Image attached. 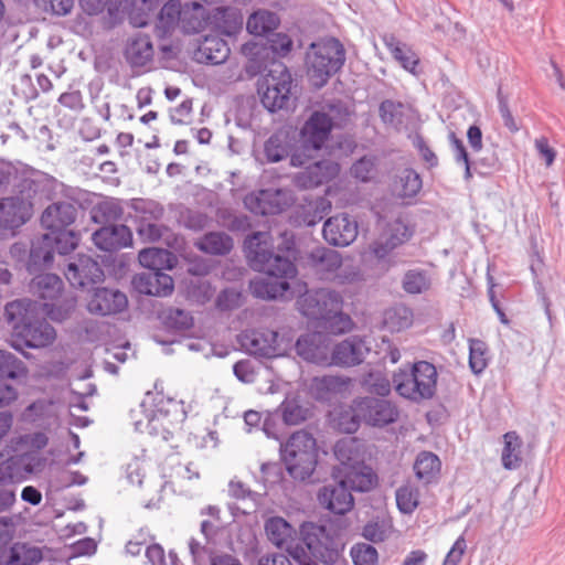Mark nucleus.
<instances>
[{
    "instance_id": "f257e3e1",
    "label": "nucleus",
    "mask_w": 565,
    "mask_h": 565,
    "mask_svg": "<svg viewBox=\"0 0 565 565\" xmlns=\"http://www.w3.org/2000/svg\"><path fill=\"white\" fill-rule=\"evenodd\" d=\"M244 249L249 266L266 275L250 280L252 294L259 299L282 297L289 290L288 280L296 277L297 268L289 257L274 253L270 233L255 232L247 236Z\"/></svg>"
},
{
    "instance_id": "f03ea898",
    "label": "nucleus",
    "mask_w": 565,
    "mask_h": 565,
    "mask_svg": "<svg viewBox=\"0 0 565 565\" xmlns=\"http://www.w3.org/2000/svg\"><path fill=\"white\" fill-rule=\"evenodd\" d=\"M39 306L24 298L11 301L4 308V317L12 328L11 347L25 358H29L25 348H46L56 338L54 328L39 313Z\"/></svg>"
},
{
    "instance_id": "7ed1b4c3",
    "label": "nucleus",
    "mask_w": 565,
    "mask_h": 565,
    "mask_svg": "<svg viewBox=\"0 0 565 565\" xmlns=\"http://www.w3.org/2000/svg\"><path fill=\"white\" fill-rule=\"evenodd\" d=\"M437 380L436 366L422 360L414 362L408 369H399L395 372L392 383L401 397L419 404L435 396Z\"/></svg>"
},
{
    "instance_id": "20e7f679",
    "label": "nucleus",
    "mask_w": 565,
    "mask_h": 565,
    "mask_svg": "<svg viewBox=\"0 0 565 565\" xmlns=\"http://www.w3.org/2000/svg\"><path fill=\"white\" fill-rule=\"evenodd\" d=\"M345 51L335 38L312 43L306 55L307 73L317 88H321L328 79L343 66Z\"/></svg>"
},
{
    "instance_id": "39448f33",
    "label": "nucleus",
    "mask_w": 565,
    "mask_h": 565,
    "mask_svg": "<svg viewBox=\"0 0 565 565\" xmlns=\"http://www.w3.org/2000/svg\"><path fill=\"white\" fill-rule=\"evenodd\" d=\"M301 307L303 316L308 318L324 321L335 320L338 327H332V329L337 332H345L351 328L350 316L342 311L343 297L335 290L320 288L307 291L303 295Z\"/></svg>"
},
{
    "instance_id": "423d86ee",
    "label": "nucleus",
    "mask_w": 565,
    "mask_h": 565,
    "mask_svg": "<svg viewBox=\"0 0 565 565\" xmlns=\"http://www.w3.org/2000/svg\"><path fill=\"white\" fill-rule=\"evenodd\" d=\"M281 459L288 473L296 480L310 478L317 466L316 439L303 430L294 433L280 445Z\"/></svg>"
},
{
    "instance_id": "0eeeda50",
    "label": "nucleus",
    "mask_w": 565,
    "mask_h": 565,
    "mask_svg": "<svg viewBox=\"0 0 565 565\" xmlns=\"http://www.w3.org/2000/svg\"><path fill=\"white\" fill-rule=\"evenodd\" d=\"M29 291L43 300L42 310L55 321L65 320L75 306V299H62L64 291L63 280L55 274H40L29 284Z\"/></svg>"
},
{
    "instance_id": "6e6552de",
    "label": "nucleus",
    "mask_w": 565,
    "mask_h": 565,
    "mask_svg": "<svg viewBox=\"0 0 565 565\" xmlns=\"http://www.w3.org/2000/svg\"><path fill=\"white\" fill-rule=\"evenodd\" d=\"M14 188L18 192L14 198L29 201L32 211L35 204L44 200L57 199L58 195L73 199L75 194V190L72 186L39 171L19 178Z\"/></svg>"
},
{
    "instance_id": "1a4fd4ad",
    "label": "nucleus",
    "mask_w": 565,
    "mask_h": 565,
    "mask_svg": "<svg viewBox=\"0 0 565 565\" xmlns=\"http://www.w3.org/2000/svg\"><path fill=\"white\" fill-rule=\"evenodd\" d=\"M301 542L317 561L327 565L338 562L343 550V543L331 527L305 522L300 526Z\"/></svg>"
},
{
    "instance_id": "9d476101",
    "label": "nucleus",
    "mask_w": 565,
    "mask_h": 565,
    "mask_svg": "<svg viewBox=\"0 0 565 565\" xmlns=\"http://www.w3.org/2000/svg\"><path fill=\"white\" fill-rule=\"evenodd\" d=\"M307 266L319 279L338 285L351 284L360 278V271L342 265L341 255L327 247L313 248L307 256Z\"/></svg>"
},
{
    "instance_id": "9b49d317",
    "label": "nucleus",
    "mask_w": 565,
    "mask_h": 565,
    "mask_svg": "<svg viewBox=\"0 0 565 565\" xmlns=\"http://www.w3.org/2000/svg\"><path fill=\"white\" fill-rule=\"evenodd\" d=\"M291 87L292 77L287 66L273 63L258 89L262 104L271 113L288 107Z\"/></svg>"
},
{
    "instance_id": "f8f14e48",
    "label": "nucleus",
    "mask_w": 565,
    "mask_h": 565,
    "mask_svg": "<svg viewBox=\"0 0 565 565\" xmlns=\"http://www.w3.org/2000/svg\"><path fill=\"white\" fill-rule=\"evenodd\" d=\"M74 198L58 195L51 200L41 215V224L50 231L64 230L75 223L81 209V191L76 188Z\"/></svg>"
},
{
    "instance_id": "ddd939ff",
    "label": "nucleus",
    "mask_w": 565,
    "mask_h": 565,
    "mask_svg": "<svg viewBox=\"0 0 565 565\" xmlns=\"http://www.w3.org/2000/svg\"><path fill=\"white\" fill-rule=\"evenodd\" d=\"M414 234V225L398 216L385 224L379 237L371 244V252L379 259H383L394 249L411 241Z\"/></svg>"
},
{
    "instance_id": "4468645a",
    "label": "nucleus",
    "mask_w": 565,
    "mask_h": 565,
    "mask_svg": "<svg viewBox=\"0 0 565 565\" xmlns=\"http://www.w3.org/2000/svg\"><path fill=\"white\" fill-rule=\"evenodd\" d=\"M356 411L363 423L372 427H385L398 419L397 406L386 399L373 396L356 397Z\"/></svg>"
},
{
    "instance_id": "2eb2a0df",
    "label": "nucleus",
    "mask_w": 565,
    "mask_h": 565,
    "mask_svg": "<svg viewBox=\"0 0 565 565\" xmlns=\"http://www.w3.org/2000/svg\"><path fill=\"white\" fill-rule=\"evenodd\" d=\"M64 275L71 286L87 288L104 280V270L99 263L87 255H77L68 260Z\"/></svg>"
},
{
    "instance_id": "dca6fc26",
    "label": "nucleus",
    "mask_w": 565,
    "mask_h": 565,
    "mask_svg": "<svg viewBox=\"0 0 565 565\" xmlns=\"http://www.w3.org/2000/svg\"><path fill=\"white\" fill-rule=\"evenodd\" d=\"M333 118L324 110H315L300 129V142L306 150H320L329 139Z\"/></svg>"
},
{
    "instance_id": "f3484780",
    "label": "nucleus",
    "mask_w": 565,
    "mask_h": 565,
    "mask_svg": "<svg viewBox=\"0 0 565 565\" xmlns=\"http://www.w3.org/2000/svg\"><path fill=\"white\" fill-rule=\"evenodd\" d=\"M127 307L128 299L122 291L106 287L94 288L86 305L89 313L102 317L120 313Z\"/></svg>"
},
{
    "instance_id": "a211bd4d",
    "label": "nucleus",
    "mask_w": 565,
    "mask_h": 565,
    "mask_svg": "<svg viewBox=\"0 0 565 565\" xmlns=\"http://www.w3.org/2000/svg\"><path fill=\"white\" fill-rule=\"evenodd\" d=\"M245 207L257 215H276L289 205L287 193L281 189H263L244 198Z\"/></svg>"
},
{
    "instance_id": "6ab92c4d",
    "label": "nucleus",
    "mask_w": 565,
    "mask_h": 565,
    "mask_svg": "<svg viewBox=\"0 0 565 565\" xmlns=\"http://www.w3.org/2000/svg\"><path fill=\"white\" fill-rule=\"evenodd\" d=\"M339 172V163L332 160H321L297 172L292 182L300 190L315 189L335 179Z\"/></svg>"
},
{
    "instance_id": "aec40b11",
    "label": "nucleus",
    "mask_w": 565,
    "mask_h": 565,
    "mask_svg": "<svg viewBox=\"0 0 565 565\" xmlns=\"http://www.w3.org/2000/svg\"><path fill=\"white\" fill-rule=\"evenodd\" d=\"M31 203L21 198H3L0 200V237L13 232L32 216Z\"/></svg>"
},
{
    "instance_id": "412c9836",
    "label": "nucleus",
    "mask_w": 565,
    "mask_h": 565,
    "mask_svg": "<svg viewBox=\"0 0 565 565\" xmlns=\"http://www.w3.org/2000/svg\"><path fill=\"white\" fill-rule=\"evenodd\" d=\"M322 234L330 245L345 247L355 241L358 223L348 214H339L324 222Z\"/></svg>"
},
{
    "instance_id": "4be33fe9",
    "label": "nucleus",
    "mask_w": 565,
    "mask_h": 565,
    "mask_svg": "<svg viewBox=\"0 0 565 565\" xmlns=\"http://www.w3.org/2000/svg\"><path fill=\"white\" fill-rule=\"evenodd\" d=\"M242 347L252 355L262 358L276 356L278 332L270 329L247 330L239 338Z\"/></svg>"
},
{
    "instance_id": "5701e85b",
    "label": "nucleus",
    "mask_w": 565,
    "mask_h": 565,
    "mask_svg": "<svg viewBox=\"0 0 565 565\" xmlns=\"http://www.w3.org/2000/svg\"><path fill=\"white\" fill-rule=\"evenodd\" d=\"M95 246L104 252H117L132 244V232L124 224L102 226L92 235Z\"/></svg>"
},
{
    "instance_id": "b1692460",
    "label": "nucleus",
    "mask_w": 565,
    "mask_h": 565,
    "mask_svg": "<svg viewBox=\"0 0 565 565\" xmlns=\"http://www.w3.org/2000/svg\"><path fill=\"white\" fill-rule=\"evenodd\" d=\"M321 507L330 512L343 515L354 505V499L344 482H334L324 486L318 493Z\"/></svg>"
},
{
    "instance_id": "393cba45",
    "label": "nucleus",
    "mask_w": 565,
    "mask_h": 565,
    "mask_svg": "<svg viewBox=\"0 0 565 565\" xmlns=\"http://www.w3.org/2000/svg\"><path fill=\"white\" fill-rule=\"evenodd\" d=\"M135 288L149 296L167 297L173 291V279L163 270L145 271L136 275L132 279Z\"/></svg>"
},
{
    "instance_id": "a878e982",
    "label": "nucleus",
    "mask_w": 565,
    "mask_h": 565,
    "mask_svg": "<svg viewBox=\"0 0 565 565\" xmlns=\"http://www.w3.org/2000/svg\"><path fill=\"white\" fill-rule=\"evenodd\" d=\"M369 351L364 340L359 337H350L334 345L331 351V363L340 366L358 365Z\"/></svg>"
},
{
    "instance_id": "bb28decb",
    "label": "nucleus",
    "mask_w": 565,
    "mask_h": 565,
    "mask_svg": "<svg viewBox=\"0 0 565 565\" xmlns=\"http://www.w3.org/2000/svg\"><path fill=\"white\" fill-rule=\"evenodd\" d=\"M327 337L319 332L302 334L296 342V352L303 360L316 364H328Z\"/></svg>"
},
{
    "instance_id": "cd10ccee",
    "label": "nucleus",
    "mask_w": 565,
    "mask_h": 565,
    "mask_svg": "<svg viewBox=\"0 0 565 565\" xmlns=\"http://www.w3.org/2000/svg\"><path fill=\"white\" fill-rule=\"evenodd\" d=\"M243 14L235 7H218L210 13V25L218 34L235 36L243 30Z\"/></svg>"
},
{
    "instance_id": "c85d7f7f",
    "label": "nucleus",
    "mask_w": 565,
    "mask_h": 565,
    "mask_svg": "<svg viewBox=\"0 0 565 565\" xmlns=\"http://www.w3.org/2000/svg\"><path fill=\"white\" fill-rule=\"evenodd\" d=\"M154 51L152 42L147 34H137L131 38L125 50V57L131 67H142L152 61Z\"/></svg>"
},
{
    "instance_id": "c756f323",
    "label": "nucleus",
    "mask_w": 565,
    "mask_h": 565,
    "mask_svg": "<svg viewBox=\"0 0 565 565\" xmlns=\"http://www.w3.org/2000/svg\"><path fill=\"white\" fill-rule=\"evenodd\" d=\"M341 473L343 478L339 481L344 482L349 491L366 492L376 483V476L363 462L348 469H342Z\"/></svg>"
},
{
    "instance_id": "7c9ffc66",
    "label": "nucleus",
    "mask_w": 565,
    "mask_h": 565,
    "mask_svg": "<svg viewBox=\"0 0 565 565\" xmlns=\"http://www.w3.org/2000/svg\"><path fill=\"white\" fill-rule=\"evenodd\" d=\"M139 263L147 271L172 269L177 258L174 254L164 248L149 247L139 252Z\"/></svg>"
},
{
    "instance_id": "2f4dec72",
    "label": "nucleus",
    "mask_w": 565,
    "mask_h": 565,
    "mask_svg": "<svg viewBox=\"0 0 565 565\" xmlns=\"http://www.w3.org/2000/svg\"><path fill=\"white\" fill-rule=\"evenodd\" d=\"M129 207L131 209L130 218L134 224L161 221L164 215V207L161 203L150 199H132Z\"/></svg>"
},
{
    "instance_id": "473e14b6",
    "label": "nucleus",
    "mask_w": 565,
    "mask_h": 565,
    "mask_svg": "<svg viewBox=\"0 0 565 565\" xmlns=\"http://www.w3.org/2000/svg\"><path fill=\"white\" fill-rule=\"evenodd\" d=\"M230 53L227 42L217 35L206 34L199 46L200 58L214 65L224 63Z\"/></svg>"
},
{
    "instance_id": "72a5a7b5",
    "label": "nucleus",
    "mask_w": 565,
    "mask_h": 565,
    "mask_svg": "<svg viewBox=\"0 0 565 565\" xmlns=\"http://www.w3.org/2000/svg\"><path fill=\"white\" fill-rule=\"evenodd\" d=\"M54 248L51 245L50 237L42 235L32 242L26 268L30 273H34L42 267H49L53 263Z\"/></svg>"
},
{
    "instance_id": "f704fd0d",
    "label": "nucleus",
    "mask_w": 565,
    "mask_h": 565,
    "mask_svg": "<svg viewBox=\"0 0 565 565\" xmlns=\"http://www.w3.org/2000/svg\"><path fill=\"white\" fill-rule=\"evenodd\" d=\"M439 457L431 451H420L414 462L413 469L416 478L424 484L435 481L440 472Z\"/></svg>"
},
{
    "instance_id": "c9c22d12",
    "label": "nucleus",
    "mask_w": 565,
    "mask_h": 565,
    "mask_svg": "<svg viewBox=\"0 0 565 565\" xmlns=\"http://www.w3.org/2000/svg\"><path fill=\"white\" fill-rule=\"evenodd\" d=\"M423 188V180L412 168L399 171L394 181V192L402 200L414 199Z\"/></svg>"
},
{
    "instance_id": "e433bc0d",
    "label": "nucleus",
    "mask_w": 565,
    "mask_h": 565,
    "mask_svg": "<svg viewBox=\"0 0 565 565\" xmlns=\"http://www.w3.org/2000/svg\"><path fill=\"white\" fill-rule=\"evenodd\" d=\"M242 54L247 57L245 71L249 76H257L267 70L268 49L257 42H247L242 46Z\"/></svg>"
},
{
    "instance_id": "4c0bfd02",
    "label": "nucleus",
    "mask_w": 565,
    "mask_h": 565,
    "mask_svg": "<svg viewBox=\"0 0 565 565\" xmlns=\"http://www.w3.org/2000/svg\"><path fill=\"white\" fill-rule=\"evenodd\" d=\"M195 247L210 255H227L233 248V238L224 232H209L196 243Z\"/></svg>"
},
{
    "instance_id": "58836bf2",
    "label": "nucleus",
    "mask_w": 565,
    "mask_h": 565,
    "mask_svg": "<svg viewBox=\"0 0 565 565\" xmlns=\"http://www.w3.org/2000/svg\"><path fill=\"white\" fill-rule=\"evenodd\" d=\"M279 17L268 10H258L249 15L246 22L247 31L256 36H268L279 25Z\"/></svg>"
},
{
    "instance_id": "ea45409f",
    "label": "nucleus",
    "mask_w": 565,
    "mask_h": 565,
    "mask_svg": "<svg viewBox=\"0 0 565 565\" xmlns=\"http://www.w3.org/2000/svg\"><path fill=\"white\" fill-rule=\"evenodd\" d=\"M183 8H181V3L177 0H169L161 8L160 13L158 15V21L156 24V31L158 36L164 38L170 34L177 24L181 22Z\"/></svg>"
},
{
    "instance_id": "a19ab883",
    "label": "nucleus",
    "mask_w": 565,
    "mask_h": 565,
    "mask_svg": "<svg viewBox=\"0 0 565 565\" xmlns=\"http://www.w3.org/2000/svg\"><path fill=\"white\" fill-rule=\"evenodd\" d=\"M383 42L392 56L403 66V68L415 74V68L419 60L413 50L392 34L383 36Z\"/></svg>"
},
{
    "instance_id": "79ce46f5",
    "label": "nucleus",
    "mask_w": 565,
    "mask_h": 565,
    "mask_svg": "<svg viewBox=\"0 0 565 565\" xmlns=\"http://www.w3.org/2000/svg\"><path fill=\"white\" fill-rule=\"evenodd\" d=\"M181 28L184 33L194 34L203 31L210 25V13L203 6L194 3L192 7L183 8Z\"/></svg>"
},
{
    "instance_id": "37998d69",
    "label": "nucleus",
    "mask_w": 565,
    "mask_h": 565,
    "mask_svg": "<svg viewBox=\"0 0 565 565\" xmlns=\"http://www.w3.org/2000/svg\"><path fill=\"white\" fill-rule=\"evenodd\" d=\"M504 447L502 450V465L508 470L518 469L521 466L522 439L516 431H508L503 435Z\"/></svg>"
},
{
    "instance_id": "c03bdc74",
    "label": "nucleus",
    "mask_w": 565,
    "mask_h": 565,
    "mask_svg": "<svg viewBox=\"0 0 565 565\" xmlns=\"http://www.w3.org/2000/svg\"><path fill=\"white\" fill-rule=\"evenodd\" d=\"M276 409L281 416V422L287 426L301 424L307 419L309 412L297 396H287Z\"/></svg>"
},
{
    "instance_id": "a18cd8bd",
    "label": "nucleus",
    "mask_w": 565,
    "mask_h": 565,
    "mask_svg": "<svg viewBox=\"0 0 565 565\" xmlns=\"http://www.w3.org/2000/svg\"><path fill=\"white\" fill-rule=\"evenodd\" d=\"M334 456L342 465V469H348L363 462L359 443L355 438H343L334 446Z\"/></svg>"
},
{
    "instance_id": "49530a36",
    "label": "nucleus",
    "mask_w": 565,
    "mask_h": 565,
    "mask_svg": "<svg viewBox=\"0 0 565 565\" xmlns=\"http://www.w3.org/2000/svg\"><path fill=\"white\" fill-rule=\"evenodd\" d=\"M384 327L391 332H399L413 323V312L404 305H397L385 310Z\"/></svg>"
},
{
    "instance_id": "de8ad7c7",
    "label": "nucleus",
    "mask_w": 565,
    "mask_h": 565,
    "mask_svg": "<svg viewBox=\"0 0 565 565\" xmlns=\"http://www.w3.org/2000/svg\"><path fill=\"white\" fill-rule=\"evenodd\" d=\"M402 287L409 295L424 294L431 287L430 274L420 268L408 269L403 276Z\"/></svg>"
},
{
    "instance_id": "09e8293b",
    "label": "nucleus",
    "mask_w": 565,
    "mask_h": 565,
    "mask_svg": "<svg viewBox=\"0 0 565 565\" xmlns=\"http://www.w3.org/2000/svg\"><path fill=\"white\" fill-rule=\"evenodd\" d=\"M28 367L13 353L0 350V380H19L25 377Z\"/></svg>"
},
{
    "instance_id": "8fccbe9b",
    "label": "nucleus",
    "mask_w": 565,
    "mask_h": 565,
    "mask_svg": "<svg viewBox=\"0 0 565 565\" xmlns=\"http://www.w3.org/2000/svg\"><path fill=\"white\" fill-rule=\"evenodd\" d=\"M268 540L278 547H282L294 533L292 526L280 516L269 518L265 523Z\"/></svg>"
},
{
    "instance_id": "3c124183",
    "label": "nucleus",
    "mask_w": 565,
    "mask_h": 565,
    "mask_svg": "<svg viewBox=\"0 0 565 565\" xmlns=\"http://www.w3.org/2000/svg\"><path fill=\"white\" fill-rule=\"evenodd\" d=\"M90 214L95 223L109 224L121 218L122 207L117 200H104L92 209Z\"/></svg>"
},
{
    "instance_id": "603ef678",
    "label": "nucleus",
    "mask_w": 565,
    "mask_h": 565,
    "mask_svg": "<svg viewBox=\"0 0 565 565\" xmlns=\"http://www.w3.org/2000/svg\"><path fill=\"white\" fill-rule=\"evenodd\" d=\"M330 209V202L322 196L308 201L301 206L300 215L303 224L307 226L316 225L328 214Z\"/></svg>"
},
{
    "instance_id": "864d4df0",
    "label": "nucleus",
    "mask_w": 565,
    "mask_h": 565,
    "mask_svg": "<svg viewBox=\"0 0 565 565\" xmlns=\"http://www.w3.org/2000/svg\"><path fill=\"white\" fill-rule=\"evenodd\" d=\"M395 497L397 508L404 514H412L419 504V489L411 482L402 484Z\"/></svg>"
},
{
    "instance_id": "5fc2aeb1",
    "label": "nucleus",
    "mask_w": 565,
    "mask_h": 565,
    "mask_svg": "<svg viewBox=\"0 0 565 565\" xmlns=\"http://www.w3.org/2000/svg\"><path fill=\"white\" fill-rule=\"evenodd\" d=\"M46 236L50 237L54 252L61 255H66L74 250L79 242L78 234L66 228L51 231Z\"/></svg>"
},
{
    "instance_id": "6e6d98bb",
    "label": "nucleus",
    "mask_w": 565,
    "mask_h": 565,
    "mask_svg": "<svg viewBox=\"0 0 565 565\" xmlns=\"http://www.w3.org/2000/svg\"><path fill=\"white\" fill-rule=\"evenodd\" d=\"M392 533V523L384 518L370 520L362 529V536L372 542H384Z\"/></svg>"
},
{
    "instance_id": "4d7b16f0",
    "label": "nucleus",
    "mask_w": 565,
    "mask_h": 565,
    "mask_svg": "<svg viewBox=\"0 0 565 565\" xmlns=\"http://www.w3.org/2000/svg\"><path fill=\"white\" fill-rule=\"evenodd\" d=\"M161 319L168 329L174 331H186L193 326L190 312L179 308H168L161 313Z\"/></svg>"
},
{
    "instance_id": "13d9d810",
    "label": "nucleus",
    "mask_w": 565,
    "mask_h": 565,
    "mask_svg": "<svg viewBox=\"0 0 565 565\" xmlns=\"http://www.w3.org/2000/svg\"><path fill=\"white\" fill-rule=\"evenodd\" d=\"M488 345L479 339L469 340V366L475 374H481L488 366Z\"/></svg>"
},
{
    "instance_id": "bf43d9fd",
    "label": "nucleus",
    "mask_w": 565,
    "mask_h": 565,
    "mask_svg": "<svg viewBox=\"0 0 565 565\" xmlns=\"http://www.w3.org/2000/svg\"><path fill=\"white\" fill-rule=\"evenodd\" d=\"M264 154L268 162H279L289 156V146L280 134L271 135L264 145Z\"/></svg>"
},
{
    "instance_id": "052dcab7",
    "label": "nucleus",
    "mask_w": 565,
    "mask_h": 565,
    "mask_svg": "<svg viewBox=\"0 0 565 565\" xmlns=\"http://www.w3.org/2000/svg\"><path fill=\"white\" fill-rule=\"evenodd\" d=\"M41 559L40 548L22 544L11 548L8 565H38Z\"/></svg>"
},
{
    "instance_id": "680f3d73",
    "label": "nucleus",
    "mask_w": 565,
    "mask_h": 565,
    "mask_svg": "<svg viewBox=\"0 0 565 565\" xmlns=\"http://www.w3.org/2000/svg\"><path fill=\"white\" fill-rule=\"evenodd\" d=\"M356 409V401L354 398L348 408L342 409L339 413L337 418V426L339 430L345 434H353L359 429L363 419Z\"/></svg>"
},
{
    "instance_id": "e2e57ef3",
    "label": "nucleus",
    "mask_w": 565,
    "mask_h": 565,
    "mask_svg": "<svg viewBox=\"0 0 565 565\" xmlns=\"http://www.w3.org/2000/svg\"><path fill=\"white\" fill-rule=\"evenodd\" d=\"M137 235L143 243H154L161 239L169 232L168 226L160 221L146 222L135 225Z\"/></svg>"
},
{
    "instance_id": "0e129e2a",
    "label": "nucleus",
    "mask_w": 565,
    "mask_h": 565,
    "mask_svg": "<svg viewBox=\"0 0 565 565\" xmlns=\"http://www.w3.org/2000/svg\"><path fill=\"white\" fill-rule=\"evenodd\" d=\"M351 558L354 565H377L379 553L367 543H356L351 547Z\"/></svg>"
},
{
    "instance_id": "69168bd1",
    "label": "nucleus",
    "mask_w": 565,
    "mask_h": 565,
    "mask_svg": "<svg viewBox=\"0 0 565 565\" xmlns=\"http://www.w3.org/2000/svg\"><path fill=\"white\" fill-rule=\"evenodd\" d=\"M343 384L344 382L338 376L324 375L312 380L311 391L317 398L323 399L329 393L337 392Z\"/></svg>"
},
{
    "instance_id": "338daca9",
    "label": "nucleus",
    "mask_w": 565,
    "mask_h": 565,
    "mask_svg": "<svg viewBox=\"0 0 565 565\" xmlns=\"http://www.w3.org/2000/svg\"><path fill=\"white\" fill-rule=\"evenodd\" d=\"M242 302V294L235 288H225L216 297L215 305L221 311L237 309Z\"/></svg>"
},
{
    "instance_id": "774afa93",
    "label": "nucleus",
    "mask_w": 565,
    "mask_h": 565,
    "mask_svg": "<svg viewBox=\"0 0 565 565\" xmlns=\"http://www.w3.org/2000/svg\"><path fill=\"white\" fill-rule=\"evenodd\" d=\"M268 52L275 55L286 56L292 49V40L286 33H270L267 36Z\"/></svg>"
}]
</instances>
